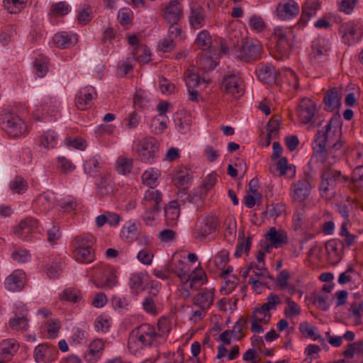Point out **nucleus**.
Listing matches in <instances>:
<instances>
[{"instance_id":"f257e3e1","label":"nucleus","mask_w":363,"mask_h":363,"mask_svg":"<svg viewBox=\"0 0 363 363\" xmlns=\"http://www.w3.org/2000/svg\"><path fill=\"white\" fill-rule=\"evenodd\" d=\"M334 157L328 158L324 161L321 174V182L319 185L320 196L326 200H330L336 194L338 186L348 180L340 171L332 169L331 166L335 163Z\"/></svg>"},{"instance_id":"f03ea898","label":"nucleus","mask_w":363,"mask_h":363,"mask_svg":"<svg viewBox=\"0 0 363 363\" xmlns=\"http://www.w3.org/2000/svg\"><path fill=\"white\" fill-rule=\"evenodd\" d=\"M220 228L219 218L211 214L199 217L191 229V238L196 242L207 243L214 240Z\"/></svg>"},{"instance_id":"7ed1b4c3","label":"nucleus","mask_w":363,"mask_h":363,"mask_svg":"<svg viewBox=\"0 0 363 363\" xmlns=\"http://www.w3.org/2000/svg\"><path fill=\"white\" fill-rule=\"evenodd\" d=\"M160 335L155 328L148 323H144L135 328L130 333L128 346L133 351H137L145 347L154 345Z\"/></svg>"},{"instance_id":"20e7f679","label":"nucleus","mask_w":363,"mask_h":363,"mask_svg":"<svg viewBox=\"0 0 363 363\" xmlns=\"http://www.w3.org/2000/svg\"><path fill=\"white\" fill-rule=\"evenodd\" d=\"M0 125L3 130L13 136L26 134L28 126L12 108H5L0 113Z\"/></svg>"},{"instance_id":"39448f33","label":"nucleus","mask_w":363,"mask_h":363,"mask_svg":"<svg viewBox=\"0 0 363 363\" xmlns=\"http://www.w3.org/2000/svg\"><path fill=\"white\" fill-rule=\"evenodd\" d=\"M133 149L142 161L152 163L158 152V145L154 138H141L134 141Z\"/></svg>"},{"instance_id":"423d86ee","label":"nucleus","mask_w":363,"mask_h":363,"mask_svg":"<svg viewBox=\"0 0 363 363\" xmlns=\"http://www.w3.org/2000/svg\"><path fill=\"white\" fill-rule=\"evenodd\" d=\"M94 284L98 289H112L118 285V271L110 267L104 266L96 269Z\"/></svg>"},{"instance_id":"0eeeda50","label":"nucleus","mask_w":363,"mask_h":363,"mask_svg":"<svg viewBox=\"0 0 363 363\" xmlns=\"http://www.w3.org/2000/svg\"><path fill=\"white\" fill-rule=\"evenodd\" d=\"M343 144L340 138H315L313 143V149L315 154L323 160L325 155L340 150Z\"/></svg>"},{"instance_id":"6e6552de","label":"nucleus","mask_w":363,"mask_h":363,"mask_svg":"<svg viewBox=\"0 0 363 363\" xmlns=\"http://www.w3.org/2000/svg\"><path fill=\"white\" fill-rule=\"evenodd\" d=\"M222 88L226 94L235 97L242 96L245 92L243 81L238 72L225 74L222 82Z\"/></svg>"},{"instance_id":"1a4fd4ad","label":"nucleus","mask_w":363,"mask_h":363,"mask_svg":"<svg viewBox=\"0 0 363 363\" xmlns=\"http://www.w3.org/2000/svg\"><path fill=\"white\" fill-rule=\"evenodd\" d=\"M57 354L58 351L55 346L43 342L34 348L33 357L35 363H51L57 359Z\"/></svg>"},{"instance_id":"9d476101","label":"nucleus","mask_w":363,"mask_h":363,"mask_svg":"<svg viewBox=\"0 0 363 363\" xmlns=\"http://www.w3.org/2000/svg\"><path fill=\"white\" fill-rule=\"evenodd\" d=\"M262 46L257 41L247 40L236 52V57L243 61L256 60L260 57Z\"/></svg>"},{"instance_id":"9b49d317","label":"nucleus","mask_w":363,"mask_h":363,"mask_svg":"<svg viewBox=\"0 0 363 363\" xmlns=\"http://www.w3.org/2000/svg\"><path fill=\"white\" fill-rule=\"evenodd\" d=\"M9 326L13 330L18 332H25L28 329V312L23 303L16 305L14 316L10 318Z\"/></svg>"},{"instance_id":"f8f14e48","label":"nucleus","mask_w":363,"mask_h":363,"mask_svg":"<svg viewBox=\"0 0 363 363\" xmlns=\"http://www.w3.org/2000/svg\"><path fill=\"white\" fill-rule=\"evenodd\" d=\"M274 35L277 39V50L287 55L293 47V31L289 28L277 27L274 29Z\"/></svg>"},{"instance_id":"ddd939ff","label":"nucleus","mask_w":363,"mask_h":363,"mask_svg":"<svg viewBox=\"0 0 363 363\" xmlns=\"http://www.w3.org/2000/svg\"><path fill=\"white\" fill-rule=\"evenodd\" d=\"M208 281L205 271L199 265L193 270L190 269L187 277L184 279L182 284L185 286L189 284V289L196 291L199 289Z\"/></svg>"},{"instance_id":"4468645a","label":"nucleus","mask_w":363,"mask_h":363,"mask_svg":"<svg viewBox=\"0 0 363 363\" xmlns=\"http://www.w3.org/2000/svg\"><path fill=\"white\" fill-rule=\"evenodd\" d=\"M40 232L38 220L32 217L23 219L18 224L17 233L24 240L30 241L33 235Z\"/></svg>"},{"instance_id":"2eb2a0df","label":"nucleus","mask_w":363,"mask_h":363,"mask_svg":"<svg viewBox=\"0 0 363 363\" xmlns=\"http://www.w3.org/2000/svg\"><path fill=\"white\" fill-rule=\"evenodd\" d=\"M339 33L341 35L342 41L352 45L359 42L362 37L361 32H358L356 26L352 22L342 23L339 28Z\"/></svg>"},{"instance_id":"dca6fc26","label":"nucleus","mask_w":363,"mask_h":363,"mask_svg":"<svg viewBox=\"0 0 363 363\" xmlns=\"http://www.w3.org/2000/svg\"><path fill=\"white\" fill-rule=\"evenodd\" d=\"M163 195L155 188L148 189L144 192L141 205L144 209H161Z\"/></svg>"},{"instance_id":"f3484780","label":"nucleus","mask_w":363,"mask_h":363,"mask_svg":"<svg viewBox=\"0 0 363 363\" xmlns=\"http://www.w3.org/2000/svg\"><path fill=\"white\" fill-rule=\"evenodd\" d=\"M265 238L275 249L281 248L289 242L288 233L281 228H269L265 234Z\"/></svg>"},{"instance_id":"a211bd4d","label":"nucleus","mask_w":363,"mask_h":363,"mask_svg":"<svg viewBox=\"0 0 363 363\" xmlns=\"http://www.w3.org/2000/svg\"><path fill=\"white\" fill-rule=\"evenodd\" d=\"M344 242L339 239H331L325 242L328 259L332 264H338L342 258Z\"/></svg>"},{"instance_id":"6ab92c4d","label":"nucleus","mask_w":363,"mask_h":363,"mask_svg":"<svg viewBox=\"0 0 363 363\" xmlns=\"http://www.w3.org/2000/svg\"><path fill=\"white\" fill-rule=\"evenodd\" d=\"M272 318L270 312L265 311L261 306L253 311L251 323V331L255 333H262L264 331L262 325L267 324Z\"/></svg>"},{"instance_id":"aec40b11","label":"nucleus","mask_w":363,"mask_h":363,"mask_svg":"<svg viewBox=\"0 0 363 363\" xmlns=\"http://www.w3.org/2000/svg\"><path fill=\"white\" fill-rule=\"evenodd\" d=\"M311 186L306 179L293 182L291 187V195L294 201H304L310 195Z\"/></svg>"},{"instance_id":"412c9836","label":"nucleus","mask_w":363,"mask_h":363,"mask_svg":"<svg viewBox=\"0 0 363 363\" xmlns=\"http://www.w3.org/2000/svg\"><path fill=\"white\" fill-rule=\"evenodd\" d=\"M191 179V172L186 167H178L172 172V182L178 189L187 188Z\"/></svg>"},{"instance_id":"4be33fe9","label":"nucleus","mask_w":363,"mask_h":363,"mask_svg":"<svg viewBox=\"0 0 363 363\" xmlns=\"http://www.w3.org/2000/svg\"><path fill=\"white\" fill-rule=\"evenodd\" d=\"M55 201V198L53 192H43L33 201V209L38 213L48 212L54 206Z\"/></svg>"},{"instance_id":"5701e85b","label":"nucleus","mask_w":363,"mask_h":363,"mask_svg":"<svg viewBox=\"0 0 363 363\" xmlns=\"http://www.w3.org/2000/svg\"><path fill=\"white\" fill-rule=\"evenodd\" d=\"M190 269L191 266L189 263L175 257L167 263V270H169L171 274L177 276L181 283L187 277Z\"/></svg>"},{"instance_id":"b1692460","label":"nucleus","mask_w":363,"mask_h":363,"mask_svg":"<svg viewBox=\"0 0 363 363\" xmlns=\"http://www.w3.org/2000/svg\"><path fill=\"white\" fill-rule=\"evenodd\" d=\"M315 111V103L308 99H303L298 106L297 115L301 123H308L314 117Z\"/></svg>"},{"instance_id":"393cba45","label":"nucleus","mask_w":363,"mask_h":363,"mask_svg":"<svg viewBox=\"0 0 363 363\" xmlns=\"http://www.w3.org/2000/svg\"><path fill=\"white\" fill-rule=\"evenodd\" d=\"M183 11L178 0H171L165 7L162 16L169 23H178Z\"/></svg>"},{"instance_id":"a878e982","label":"nucleus","mask_w":363,"mask_h":363,"mask_svg":"<svg viewBox=\"0 0 363 363\" xmlns=\"http://www.w3.org/2000/svg\"><path fill=\"white\" fill-rule=\"evenodd\" d=\"M320 8V4L319 0H306L302 8V13L298 22V26L303 28L311 18L316 15L317 11Z\"/></svg>"},{"instance_id":"bb28decb","label":"nucleus","mask_w":363,"mask_h":363,"mask_svg":"<svg viewBox=\"0 0 363 363\" xmlns=\"http://www.w3.org/2000/svg\"><path fill=\"white\" fill-rule=\"evenodd\" d=\"M342 121L340 115L334 116L324 125L322 130H318L316 136L339 135L342 133Z\"/></svg>"},{"instance_id":"cd10ccee","label":"nucleus","mask_w":363,"mask_h":363,"mask_svg":"<svg viewBox=\"0 0 363 363\" xmlns=\"http://www.w3.org/2000/svg\"><path fill=\"white\" fill-rule=\"evenodd\" d=\"M26 274L22 270H16L5 281V287L10 291H19L25 284Z\"/></svg>"},{"instance_id":"c85d7f7f","label":"nucleus","mask_w":363,"mask_h":363,"mask_svg":"<svg viewBox=\"0 0 363 363\" xmlns=\"http://www.w3.org/2000/svg\"><path fill=\"white\" fill-rule=\"evenodd\" d=\"M214 295L213 288H206L194 296V305L208 310L213 303Z\"/></svg>"},{"instance_id":"c756f323","label":"nucleus","mask_w":363,"mask_h":363,"mask_svg":"<svg viewBox=\"0 0 363 363\" xmlns=\"http://www.w3.org/2000/svg\"><path fill=\"white\" fill-rule=\"evenodd\" d=\"M277 12L280 19H291L298 13L299 6L296 1L287 0L285 3L278 5Z\"/></svg>"},{"instance_id":"7c9ffc66","label":"nucleus","mask_w":363,"mask_h":363,"mask_svg":"<svg viewBox=\"0 0 363 363\" xmlns=\"http://www.w3.org/2000/svg\"><path fill=\"white\" fill-rule=\"evenodd\" d=\"M93 94H96L93 86H85L77 94L75 104L78 109L84 110L92 104Z\"/></svg>"},{"instance_id":"2f4dec72","label":"nucleus","mask_w":363,"mask_h":363,"mask_svg":"<svg viewBox=\"0 0 363 363\" xmlns=\"http://www.w3.org/2000/svg\"><path fill=\"white\" fill-rule=\"evenodd\" d=\"M19 349L18 342L12 338L3 340L0 342V357L2 359L10 361Z\"/></svg>"},{"instance_id":"473e14b6","label":"nucleus","mask_w":363,"mask_h":363,"mask_svg":"<svg viewBox=\"0 0 363 363\" xmlns=\"http://www.w3.org/2000/svg\"><path fill=\"white\" fill-rule=\"evenodd\" d=\"M256 73L260 81L268 84L275 83L277 77L275 67L270 64L259 66L256 70Z\"/></svg>"},{"instance_id":"72a5a7b5","label":"nucleus","mask_w":363,"mask_h":363,"mask_svg":"<svg viewBox=\"0 0 363 363\" xmlns=\"http://www.w3.org/2000/svg\"><path fill=\"white\" fill-rule=\"evenodd\" d=\"M78 41L76 34H69L65 31L56 33L53 37V42L60 49L73 47Z\"/></svg>"},{"instance_id":"f704fd0d","label":"nucleus","mask_w":363,"mask_h":363,"mask_svg":"<svg viewBox=\"0 0 363 363\" xmlns=\"http://www.w3.org/2000/svg\"><path fill=\"white\" fill-rule=\"evenodd\" d=\"M206 18L205 10L200 5H196L191 8L189 21L194 29H199L204 26Z\"/></svg>"},{"instance_id":"c9c22d12","label":"nucleus","mask_w":363,"mask_h":363,"mask_svg":"<svg viewBox=\"0 0 363 363\" xmlns=\"http://www.w3.org/2000/svg\"><path fill=\"white\" fill-rule=\"evenodd\" d=\"M330 50V43L328 40L318 38L313 43L311 55L315 59L320 60L327 56Z\"/></svg>"},{"instance_id":"e433bc0d","label":"nucleus","mask_w":363,"mask_h":363,"mask_svg":"<svg viewBox=\"0 0 363 363\" xmlns=\"http://www.w3.org/2000/svg\"><path fill=\"white\" fill-rule=\"evenodd\" d=\"M323 101L325 110L333 111L335 108L341 105V95L336 88H333L327 91L325 94Z\"/></svg>"},{"instance_id":"4c0bfd02","label":"nucleus","mask_w":363,"mask_h":363,"mask_svg":"<svg viewBox=\"0 0 363 363\" xmlns=\"http://www.w3.org/2000/svg\"><path fill=\"white\" fill-rule=\"evenodd\" d=\"M97 194L101 197L108 196L113 192V182L109 174L103 175L99 182H96Z\"/></svg>"},{"instance_id":"58836bf2","label":"nucleus","mask_w":363,"mask_h":363,"mask_svg":"<svg viewBox=\"0 0 363 363\" xmlns=\"http://www.w3.org/2000/svg\"><path fill=\"white\" fill-rule=\"evenodd\" d=\"M165 218L169 225L177 224L179 215V206L177 201H171L164 208Z\"/></svg>"},{"instance_id":"ea45409f","label":"nucleus","mask_w":363,"mask_h":363,"mask_svg":"<svg viewBox=\"0 0 363 363\" xmlns=\"http://www.w3.org/2000/svg\"><path fill=\"white\" fill-rule=\"evenodd\" d=\"M104 342L101 339L93 340L89 345L85 358L88 361H94L99 359L104 350Z\"/></svg>"},{"instance_id":"a19ab883","label":"nucleus","mask_w":363,"mask_h":363,"mask_svg":"<svg viewBox=\"0 0 363 363\" xmlns=\"http://www.w3.org/2000/svg\"><path fill=\"white\" fill-rule=\"evenodd\" d=\"M160 175V171L156 168H149L146 169L142 174L143 184L149 189L155 188L158 185V178Z\"/></svg>"},{"instance_id":"79ce46f5","label":"nucleus","mask_w":363,"mask_h":363,"mask_svg":"<svg viewBox=\"0 0 363 363\" xmlns=\"http://www.w3.org/2000/svg\"><path fill=\"white\" fill-rule=\"evenodd\" d=\"M73 256L75 260L81 263H90L94 260V249L73 248Z\"/></svg>"},{"instance_id":"37998d69","label":"nucleus","mask_w":363,"mask_h":363,"mask_svg":"<svg viewBox=\"0 0 363 363\" xmlns=\"http://www.w3.org/2000/svg\"><path fill=\"white\" fill-rule=\"evenodd\" d=\"M102 167V164L99 156H94L86 160L84 163V171L90 177L96 176Z\"/></svg>"},{"instance_id":"c03bdc74","label":"nucleus","mask_w":363,"mask_h":363,"mask_svg":"<svg viewBox=\"0 0 363 363\" xmlns=\"http://www.w3.org/2000/svg\"><path fill=\"white\" fill-rule=\"evenodd\" d=\"M94 242L95 239L92 235L89 233L79 235L74 238L73 248H78L80 246L82 248L93 249Z\"/></svg>"},{"instance_id":"a18cd8bd","label":"nucleus","mask_w":363,"mask_h":363,"mask_svg":"<svg viewBox=\"0 0 363 363\" xmlns=\"http://www.w3.org/2000/svg\"><path fill=\"white\" fill-rule=\"evenodd\" d=\"M351 188L359 192H363V166L357 165L353 170L351 178Z\"/></svg>"},{"instance_id":"49530a36","label":"nucleus","mask_w":363,"mask_h":363,"mask_svg":"<svg viewBox=\"0 0 363 363\" xmlns=\"http://www.w3.org/2000/svg\"><path fill=\"white\" fill-rule=\"evenodd\" d=\"M253 269L251 272L250 279H253L255 283H267V279L269 278V272L266 267H259L256 264H250Z\"/></svg>"},{"instance_id":"de8ad7c7","label":"nucleus","mask_w":363,"mask_h":363,"mask_svg":"<svg viewBox=\"0 0 363 363\" xmlns=\"http://www.w3.org/2000/svg\"><path fill=\"white\" fill-rule=\"evenodd\" d=\"M128 285L132 293L134 294H138L140 292L143 291L144 287L142 274H130L128 279Z\"/></svg>"},{"instance_id":"09e8293b","label":"nucleus","mask_w":363,"mask_h":363,"mask_svg":"<svg viewBox=\"0 0 363 363\" xmlns=\"http://www.w3.org/2000/svg\"><path fill=\"white\" fill-rule=\"evenodd\" d=\"M277 170L281 175H285L289 178H292L296 174V167L293 164H289L286 157H281L277 164Z\"/></svg>"},{"instance_id":"8fccbe9b","label":"nucleus","mask_w":363,"mask_h":363,"mask_svg":"<svg viewBox=\"0 0 363 363\" xmlns=\"http://www.w3.org/2000/svg\"><path fill=\"white\" fill-rule=\"evenodd\" d=\"M298 330L305 337L311 338L313 340H323L321 335L315 331V328L308 322L301 323Z\"/></svg>"},{"instance_id":"3c124183","label":"nucleus","mask_w":363,"mask_h":363,"mask_svg":"<svg viewBox=\"0 0 363 363\" xmlns=\"http://www.w3.org/2000/svg\"><path fill=\"white\" fill-rule=\"evenodd\" d=\"M138 228L135 221L129 220L122 228L121 236L128 242L133 241L137 235Z\"/></svg>"},{"instance_id":"603ef678","label":"nucleus","mask_w":363,"mask_h":363,"mask_svg":"<svg viewBox=\"0 0 363 363\" xmlns=\"http://www.w3.org/2000/svg\"><path fill=\"white\" fill-rule=\"evenodd\" d=\"M59 297L61 301L72 303H77L82 299L80 291L74 288L65 289L59 294Z\"/></svg>"},{"instance_id":"864d4df0","label":"nucleus","mask_w":363,"mask_h":363,"mask_svg":"<svg viewBox=\"0 0 363 363\" xmlns=\"http://www.w3.org/2000/svg\"><path fill=\"white\" fill-rule=\"evenodd\" d=\"M133 160L123 156H120L116 160V171L121 174L125 175L133 169Z\"/></svg>"},{"instance_id":"5fc2aeb1","label":"nucleus","mask_w":363,"mask_h":363,"mask_svg":"<svg viewBox=\"0 0 363 363\" xmlns=\"http://www.w3.org/2000/svg\"><path fill=\"white\" fill-rule=\"evenodd\" d=\"M229 261V252L227 250L223 249L217 252L212 258L211 262L215 267L220 270L223 269Z\"/></svg>"},{"instance_id":"6e6d98bb","label":"nucleus","mask_w":363,"mask_h":363,"mask_svg":"<svg viewBox=\"0 0 363 363\" xmlns=\"http://www.w3.org/2000/svg\"><path fill=\"white\" fill-rule=\"evenodd\" d=\"M27 4V0H4V6L10 13H18Z\"/></svg>"},{"instance_id":"4d7b16f0","label":"nucleus","mask_w":363,"mask_h":363,"mask_svg":"<svg viewBox=\"0 0 363 363\" xmlns=\"http://www.w3.org/2000/svg\"><path fill=\"white\" fill-rule=\"evenodd\" d=\"M286 306L284 308V315L289 318H294L301 313V306L291 298H286Z\"/></svg>"},{"instance_id":"13d9d810","label":"nucleus","mask_w":363,"mask_h":363,"mask_svg":"<svg viewBox=\"0 0 363 363\" xmlns=\"http://www.w3.org/2000/svg\"><path fill=\"white\" fill-rule=\"evenodd\" d=\"M61 328L60 321L58 319L48 320L45 325L46 335L50 339H54L58 336Z\"/></svg>"},{"instance_id":"bf43d9fd","label":"nucleus","mask_w":363,"mask_h":363,"mask_svg":"<svg viewBox=\"0 0 363 363\" xmlns=\"http://www.w3.org/2000/svg\"><path fill=\"white\" fill-rule=\"evenodd\" d=\"M111 318L106 315H101L94 322V328L97 332L106 333L111 326Z\"/></svg>"},{"instance_id":"052dcab7","label":"nucleus","mask_w":363,"mask_h":363,"mask_svg":"<svg viewBox=\"0 0 363 363\" xmlns=\"http://www.w3.org/2000/svg\"><path fill=\"white\" fill-rule=\"evenodd\" d=\"M9 188L13 193H17L18 194H23L28 188V184L26 181L21 177H16L9 184Z\"/></svg>"},{"instance_id":"680f3d73","label":"nucleus","mask_w":363,"mask_h":363,"mask_svg":"<svg viewBox=\"0 0 363 363\" xmlns=\"http://www.w3.org/2000/svg\"><path fill=\"white\" fill-rule=\"evenodd\" d=\"M65 144L68 148L81 151L85 150L87 146L84 138H66Z\"/></svg>"},{"instance_id":"e2e57ef3","label":"nucleus","mask_w":363,"mask_h":363,"mask_svg":"<svg viewBox=\"0 0 363 363\" xmlns=\"http://www.w3.org/2000/svg\"><path fill=\"white\" fill-rule=\"evenodd\" d=\"M252 244V238L248 237L247 239H242L238 240V242L235 247L234 255L236 257H240L243 253L248 255Z\"/></svg>"},{"instance_id":"0e129e2a","label":"nucleus","mask_w":363,"mask_h":363,"mask_svg":"<svg viewBox=\"0 0 363 363\" xmlns=\"http://www.w3.org/2000/svg\"><path fill=\"white\" fill-rule=\"evenodd\" d=\"M111 305L114 310L123 312L128 310L130 303L127 298L113 296L111 299Z\"/></svg>"},{"instance_id":"69168bd1","label":"nucleus","mask_w":363,"mask_h":363,"mask_svg":"<svg viewBox=\"0 0 363 363\" xmlns=\"http://www.w3.org/2000/svg\"><path fill=\"white\" fill-rule=\"evenodd\" d=\"M157 303V301L153 300L152 298L145 297L142 303L143 308L147 313L155 316L160 313Z\"/></svg>"},{"instance_id":"338daca9","label":"nucleus","mask_w":363,"mask_h":363,"mask_svg":"<svg viewBox=\"0 0 363 363\" xmlns=\"http://www.w3.org/2000/svg\"><path fill=\"white\" fill-rule=\"evenodd\" d=\"M77 205L76 199L72 196H66L60 201L61 208L68 213L74 211Z\"/></svg>"},{"instance_id":"774afa93","label":"nucleus","mask_w":363,"mask_h":363,"mask_svg":"<svg viewBox=\"0 0 363 363\" xmlns=\"http://www.w3.org/2000/svg\"><path fill=\"white\" fill-rule=\"evenodd\" d=\"M69 12V6L65 1H60L52 4L50 14L54 17L65 16Z\"/></svg>"}]
</instances>
